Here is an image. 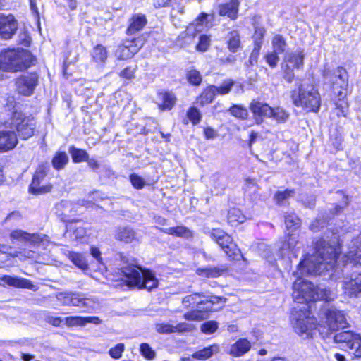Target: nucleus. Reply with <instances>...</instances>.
Here are the masks:
<instances>
[{"label": "nucleus", "instance_id": "1", "mask_svg": "<svg viewBox=\"0 0 361 361\" xmlns=\"http://www.w3.org/2000/svg\"><path fill=\"white\" fill-rule=\"evenodd\" d=\"M336 248L324 240H319L315 245V252L305 258L298 264L300 274L322 275L329 271L336 262Z\"/></svg>", "mask_w": 361, "mask_h": 361}, {"label": "nucleus", "instance_id": "2", "mask_svg": "<svg viewBox=\"0 0 361 361\" xmlns=\"http://www.w3.org/2000/svg\"><path fill=\"white\" fill-rule=\"evenodd\" d=\"M33 56L24 49H8L0 53V69L7 72L22 71L32 64Z\"/></svg>", "mask_w": 361, "mask_h": 361}, {"label": "nucleus", "instance_id": "3", "mask_svg": "<svg viewBox=\"0 0 361 361\" xmlns=\"http://www.w3.org/2000/svg\"><path fill=\"white\" fill-rule=\"evenodd\" d=\"M297 88L291 91L293 104L302 107L307 111L317 112L321 104L319 94L312 85L298 82Z\"/></svg>", "mask_w": 361, "mask_h": 361}, {"label": "nucleus", "instance_id": "4", "mask_svg": "<svg viewBox=\"0 0 361 361\" xmlns=\"http://www.w3.org/2000/svg\"><path fill=\"white\" fill-rule=\"evenodd\" d=\"M293 298L298 303L312 300H331L330 292L325 288L315 286L311 282L297 279L293 285Z\"/></svg>", "mask_w": 361, "mask_h": 361}, {"label": "nucleus", "instance_id": "5", "mask_svg": "<svg viewBox=\"0 0 361 361\" xmlns=\"http://www.w3.org/2000/svg\"><path fill=\"white\" fill-rule=\"evenodd\" d=\"M123 280L129 286H137L139 288H145L151 290L158 286V280L154 274L149 270L130 265L122 270Z\"/></svg>", "mask_w": 361, "mask_h": 361}, {"label": "nucleus", "instance_id": "6", "mask_svg": "<svg viewBox=\"0 0 361 361\" xmlns=\"http://www.w3.org/2000/svg\"><path fill=\"white\" fill-rule=\"evenodd\" d=\"M350 327L346 316L340 312V350L348 352L349 355L361 357V338L350 330H345Z\"/></svg>", "mask_w": 361, "mask_h": 361}, {"label": "nucleus", "instance_id": "7", "mask_svg": "<svg viewBox=\"0 0 361 361\" xmlns=\"http://www.w3.org/2000/svg\"><path fill=\"white\" fill-rule=\"evenodd\" d=\"M10 237L13 240H16L29 246V249L20 248V250L11 254L13 257H19L20 259H24L34 257L35 254L34 248L42 243L47 236L38 233L30 234L23 230H14L11 233Z\"/></svg>", "mask_w": 361, "mask_h": 361}, {"label": "nucleus", "instance_id": "8", "mask_svg": "<svg viewBox=\"0 0 361 361\" xmlns=\"http://www.w3.org/2000/svg\"><path fill=\"white\" fill-rule=\"evenodd\" d=\"M10 120V127L15 130L17 137L25 140L35 135L36 121L33 116L15 110L13 111Z\"/></svg>", "mask_w": 361, "mask_h": 361}, {"label": "nucleus", "instance_id": "9", "mask_svg": "<svg viewBox=\"0 0 361 361\" xmlns=\"http://www.w3.org/2000/svg\"><path fill=\"white\" fill-rule=\"evenodd\" d=\"M307 305L298 310L293 309L291 314V322L295 331L300 336L308 338L312 336V330L315 327L314 320L309 317Z\"/></svg>", "mask_w": 361, "mask_h": 361}, {"label": "nucleus", "instance_id": "10", "mask_svg": "<svg viewBox=\"0 0 361 361\" xmlns=\"http://www.w3.org/2000/svg\"><path fill=\"white\" fill-rule=\"evenodd\" d=\"M222 300L221 298L210 295H206V298H202V303H198L195 309L185 312L183 315L184 319L188 321H201L208 317L209 313L214 310L213 305L217 304Z\"/></svg>", "mask_w": 361, "mask_h": 361}, {"label": "nucleus", "instance_id": "11", "mask_svg": "<svg viewBox=\"0 0 361 361\" xmlns=\"http://www.w3.org/2000/svg\"><path fill=\"white\" fill-rule=\"evenodd\" d=\"M326 321L325 324L319 330L322 336L330 342L331 340L334 343L338 342L337 338L338 336V311L336 307H331L326 309L325 312Z\"/></svg>", "mask_w": 361, "mask_h": 361}, {"label": "nucleus", "instance_id": "12", "mask_svg": "<svg viewBox=\"0 0 361 361\" xmlns=\"http://www.w3.org/2000/svg\"><path fill=\"white\" fill-rule=\"evenodd\" d=\"M361 268H349L347 271L343 267L341 270L343 276V288L348 295H356L361 292Z\"/></svg>", "mask_w": 361, "mask_h": 361}, {"label": "nucleus", "instance_id": "13", "mask_svg": "<svg viewBox=\"0 0 361 361\" xmlns=\"http://www.w3.org/2000/svg\"><path fill=\"white\" fill-rule=\"evenodd\" d=\"M49 167L45 165H39L37 169L32 181L30 185L29 191L34 195H43L49 192L52 185L47 183V175Z\"/></svg>", "mask_w": 361, "mask_h": 361}, {"label": "nucleus", "instance_id": "14", "mask_svg": "<svg viewBox=\"0 0 361 361\" xmlns=\"http://www.w3.org/2000/svg\"><path fill=\"white\" fill-rule=\"evenodd\" d=\"M349 251L342 257V267L346 269L361 267V233L352 241L349 245Z\"/></svg>", "mask_w": 361, "mask_h": 361}, {"label": "nucleus", "instance_id": "15", "mask_svg": "<svg viewBox=\"0 0 361 361\" xmlns=\"http://www.w3.org/2000/svg\"><path fill=\"white\" fill-rule=\"evenodd\" d=\"M209 235L229 257H233L236 255L238 252L236 245L233 242L232 238L223 230L214 228L209 231Z\"/></svg>", "mask_w": 361, "mask_h": 361}, {"label": "nucleus", "instance_id": "16", "mask_svg": "<svg viewBox=\"0 0 361 361\" xmlns=\"http://www.w3.org/2000/svg\"><path fill=\"white\" fill-rule=\"evenodd\" d=\"M143 40L141 38H133L126 40L123 44L120 45L116 51L115 55L118 59H128L134 56L142 47Z\"/></svg>", "mask_w": 361, "mask_h": 361}, {"label": "nucleus", "instance_id": "17", "mask_svg": "<svg viewBox=\"0 0 361 361\" xmlns=\"http://www.w3.org/2000/svg\"><path fill=\"white\" fill-rule=\"evenodd\" d=\"M38 82V76L36 73L23 75L17 78L16 82L18 92L23 95H31Z\"/></svg>", "mask_w": 361, "mask_h": 361}, {"label": "nucleus", "instance_id": "18", "mask_svg": "<svg viewBox=\"0 0 361 361\" xmlns=\"http://www.w3.org/2000/svg\"><path fill=\"white\" fill-rule=\"evenodd\" d=\"M18 23L11 15L0 13V37L2 39H10L18 30Z\"/></svg>", "mask_w": 361, "mask_h": 361}, {"label": "nucleus", "instance_id": "19", "mask_svg": "<svg viewBox=\"0 0 361 361\" xmlns=\"http://www.w3.org/2000/svg\"><path fill=\"white\" fill-rule=\"evenodd\" d=\"M298 235L291 234L288 240L283 244L280 249V253L283 258L288 257L290 260L292 257H297L300 250Z\"/></svg>", "mask_w": 361, "mask_h": 361}, {"label": "nucleus", "instance_id": "20", "mask_svg": "<svg viewBox=\"0 0 361 361\" xmlns=\"http://www.w3.org/2000/svg\"><path fill=\"white\" fill-rule=\"evenodd\" d=\"M194 326L185 322H181L176 325H172L169 323H157L155 329L159 334H169L174 332L183 333L192 331Z\"/></svg>", "mask_w": 361, "mask_h": 361}, {"label": "nucleus", "instance_id": "21", "mask_svg": "<svg viewBox=\"0 0 361 361\" xmlns=\"http://www.w3.org/2000/svg\"><path fill=\"white\" fill-rule=\"evenodd\" d=\"M250 109L255 116V121L257 124H260L262 122L263 117L269 118L272 115V108L267 104L257 100H253L251 102Z\"/></svg>", "mask_w": 361, "mask_h": 361}, {"label": "nucleus", "instance_id": "22", "mask_svg": "<svg viewBox=\"0 0 361 361\" xmlns=\"http://www.w3.org/2000/svg\"><path fill=\"white\" fill-rule=\"evenodd\" d=\"M18 142V138L14 130L0 131V152H8L14 149Z\"/></svg>", "mask_w": 361, "mask_h": 361}, {"label": "nucleus", "instance_id": "23", "mask_svg": "<svg viewBox=\"0 0 361 361\" xmlns=\"http://www.w3.org/2000/svg\"><path fill=\"white\" fill-rule=\"evenodd\" d=\"M75 205L68 200H62L55 206V213L60 216L63 221H70V217L76 212Z\"/></svg>", "mask_w": 361, "mask_h": 361}, {"label": "nucleus", "instance_id": "24", "mask_svg": "<svg viewBox=\"0 0 361 361\" xmlns=\"http://www.w3.org/2000/svg\"><path fill=\"white\" fill-rule=\"evenodd\" d=\"M239 0H230L228 2L219 5V14L235 20L238 16Z\"/></svg>", "mask_w": 361, "mask_h": 361}, {"label": "nucleus", "instance_id": "25", "mask_svg": "<svg viewBox=\"0 0 361 361\" xmlns=\"http://www.w3.org/2000/svg\"><path fill=\"white\" fill-rule=\"evenodd\" d=\"M0 281L15 288H27L35 290L36 287V286L32 283L31 281L16 276H4L0 278Z\"/></svg>", "mask_w": 361, "mask_h": 361}, {"label": "nucleus", "instance_id": "26", "mask_svg": "<svg viewBox=\"0 0 361 361\" xmlns=\"http://www.w3.org/2000/svg\"><path fill=\"white\" fill-rule=\"evenodd\" d=\"M226 271L227 267L225 265H220L217 267L207 266L197 269L196 273L202 277L216 278L221 276Z\"/></svg>", "mask_w": 361, "mask_h": 361}, {"label": "nucleus", "instance_id": "27", "mask_svg": "<svg viewBox=\"0 0 361 361\" xmlns=\"http://www.w3.org/2000/svg\"><path fill=\"white\" fill-rule=\"evenodd\" d=\"M250 348L251 344L248 340L239 339L231 346L229 353L234 357H240L247 353Z\"/></svg>", "mask_w": 361, "mask_h": 361}, {"label": "nucleus", "instance_id": "28", "mask_svg": "<svg viewBox=\"0 0 361 361\" xmlns=\"http://www.w3.org/2000/svg\"><path fill=\"white\" fill-rule=\"evenodd\" d=\"M147 19L144 15L135 14L130 20V25L127 29L128 35H133L141 30L146 25Z\"/></svg>", "mask_w": 361, "mask_h": 361}, {"label": "nucleus", "instance_id": "29", "mask_svg": "<svg viewBox=\"0 0 361 361\" xmlns=\"http://www.w3.org/2000/svg\"><path fill=\"white\" fill-rule=\"evenodd\" d=\"M305 55L302 51H295L288 53L285 56V61L292 68H300L303 66Z\"/></svg>", "mask_w": 361, "mask_h": 361}, {"label": "nucleus", "instance_id": "30", "mask_svg": "<svg viewBox=\"0 0 361 361\" xmlns=\"http://www.w3.org/2000/svg\"><path fill=\"white\" fill-rule=\"evenodd\" d=\"M226 41L228 50L232 53L237 52L241 48L240 37L238 30L229 32L226 37Z\"/></svg>", "mask_w": 361, "mask_h": 361}, {"label": "nucleus", "instance_id": "31", "mask_svg": "<svg viewBox=\"0 0 361 361\" xmlns=\"http://www.w3.org/2000/svg\"><path fill=\"white\" fill-rule=\"evenodd\" d=\"M158 106L161 110H170L176 103V97L173 94L168 92L159 94Z\"/></svg>", "mask_w": 361, "mask_h": 361}, {"label": "nucleus", "instance_id": "32", "mask_svg": "<svg viewBox=\"0 0 361 361\" xmlns=\"http://www.w3.org/2000/svg\"><path fill=\"white\" fill-rule=\"evenodd\" d=\"M159 230L164 233L177 237L185 238L192 237V232L184 226H178L176 227H170L166 228H160Z\"/></svg>", "mask_w": 361, "mask_h": 361}, {"label": "nucleus", "instance_id": "33", "mask_svg": "<svg viewBox=\"0 0 361 361\" xmlns=\"http://www.w3.org/2000/svg\"><path fill=\"white\" fill-rule=\"evenodd\" d=\"M92 58L97 64H104L108 57V52L105 47L102 44L95 46L92 52Z\"/></svg>", "mask_w": 361, "mask_h": 361}, {"label": "nucleus", "instance_id": "34", "mask_svg": "<svg viewBox=\"0 0 361 361\" xmlns=\"http://www.w3.org/2000/svg\"><path fill=\"white\" fill-rule=\"evenodd\" d=\"M115 236L116 239L126 243H131L137 238L135 232L129 227L118 228Z\"/></svg>", "mask_w": 361, "mask_h": 361}, {"label": "nucleus", "instance_id": "35", "mask_svg": "<svg viewBox=\"0 0 361 361\" xmlns=\"http://www.w3.org/2000/svg\"><path fill=\"white\" fill-rule=\"evenodd\" d=\"M228 222L231 226L243 224L246 220V216L238 208H232L228 212Z\"/></svg>", "mask_w": 361, "mask_h": 361}, {"label": "nucleus", "instance_id": "36", "mask_svg": "<svg viewBox=\"0 0 361 361\" xmlns=\"http://www.w3.org/2000/svg\"><path fill=\"white\" fill-rule=\"evenodd\" d=\"M202 298H206V295L203 293H195L193 294L186 295L183 298V305L186 308L191 307L195 309L198 303H202V300H200Z\"/></svg>", "mask_w": 361, "mask_h": 361}, {"label": "nucleus", "instance_id": "37", "mask_svg": "<svg viewBox=\"0 0 361 361\" xmlns=\"http://www.w3.org/2000/svg\"><path fill=\"white\" fill-rule=\"evenodd\" d=\"M69 160L68 154L65 152H58L52 159V166L56 170L63 169Z\"/></svg>", "mask_w": 361, "mask_h": 361}, {"label": "nucleus", "instance_id": "38", "mask_svg": "<svg viewBox=\"0 0 361 361\" xmlns=\"http://www.w3.org/2000/svg\"><path fill=\"white\" fill-rule=\"evenodd\" d=\"M68 152L71 154L74 163L86 161L89 157L88 153L85 150L76 148L74 146H71L69 147Z\"/></svg>", "mask_w": 361, "mask_h": 361}, {"label": "nucleus", "instance_id": "39", "mask_svg": "<svg viewBox=\"0 0 361 361\" xmlns=\"http://www.w3.org/2000/svg\"><path fill=\"white\" fill-rule=\"evenodd\" d=\"M218 351L219 346L217 345H212L193 353L192 358L202 360H206L211 357L214 353H216Z\"/></svg>", "mask_w": 361, "mask_h": 361}, {"label": "nucleus", "instance_id": "40", "mask_svg": "<svg viewBox=\"0 0 361 361\" xmlns=\"http://www.w3.org/2000/svg\"><path fill=\"white\" fill-rule=\"evenodd\" d=\"M68 258L78 268L83 270L88 268L87 260L82 255L75 252H70L68 253Z\"/></svg>", "mask_w": 361, "mask_h": 361}, {"label": "nucleus", "instance_id": "41", "mask_svg": "<svg viewBox=\"0 0 361 361\" xmlns=\"http://www.w3.org/2000/svg\"><path fill=\"white\" fill-rule=\"evenodd\" d=\"M271 44L273 51L280 54L285 51L287 47L285 38L281 35H275L273 37Z\"/></svg>", "mask_w": 361, "mask_h": 361}, {"label": "nucleus", "instance_id": "42", "mask_svg": "<svg viewBox=\"0 0 361 361\" xmlns=\"http://www.w3.org/2000/svg\"><path fill=\"white\" fill-rule=\"evenodd\" d=\"M340 89H342L344 90L343 92L342 90H340V98L341 97H345L348 94L349 91V86H348V76L346 72V70L340 67Z\"/></svg>", "mask_w": 361, "mask_h": 361}, {"label": "nucleus", "instance_id": "43", "mask_svg": "<svg viewBox=\"0 0 361 361\" xmlns=\"http://www.w3.org/2000/svg\"><path fill=\"white\" fill-rule=\"evenodd\" d=\"M217 86L210 85L207 87L200 95L201 103H210L213 101L216 93Z\"/></svg>", "mask_w": 361, "mask_h": 361}, {"label": "nucleus", "instance_id": "44", "mask_svg": "<svg viewBox=\"0 0 361 361\" xmlns=\"http://www.w3.org/2000/svg\"><path fill=\"white\" fill-rule=\"evenodd\" d=\"M294 195L295 190L293 189H287L284 191H277L274 195V200L277 204L282 205L285 203L286 200L293 197Z\"/></svg>", "mask_w": 361, "mask_h": 361}, {"label": "nucleus", "instance_id": "45", "mask_svg": "<svg viewBox=\"0 0 361 361\" xmlns=\"http://www.w3.org/2000/svg\"><path fill=\"white\" fill-rule=\"evenodd\" d=\"M266 33V30L263 27H255L253 35L254 47L257 49H261L263 44V38Z\"/></svg>", "mask_w": 361, "mask_h": 361}, {"label": "nucleus", "instance_id": "46", "mask_svg": "<svg viewBox=\"0 0 361 361\" xmlns=\"http://www.w3.org/2000/svg\"><path fill=\"white\" fill-rule=\"evenodd\" d=\"M270 118L276 120L277 122H286L289 116L288 113L280 106L272 108V114Z\"/></svg>", "mask_w": 361, "mask_h": 361}, {"label": "nucleus", "instance_id": "47", "mask_svg": "<svg viewBox=\"0 0 361 361\" xmlns=\"http://www.w3.org/2000/svg\"><path fill=\"white\" fill-rule=\"evenodd\" d=\"M285 224L288 229L295 231L299 228L300 220L295 214H289L285 216Z\"/></svg>", "mask_w": 361, "mask_h": 361}, {"label": "nucleus", "instance_id": "48", "mask_svg": "<svg viewBox=\"0 0 361 361\" xmlns=\"http://www.w3.org/2000/svg\"><path fill=\"white\" fill-rule=\"evenodd\" d=\"M210 183L218 192L223 191L226 188L224 178L219 174H214L212 176Z\"/></svg>", "mask_w": 361, "mask_h": 361}, {"label": "nucleus", "instance_id": "49", "mask_svg": "<svg viewBox=\"0 0 361 361\" xmlns=\"http://www.w3.org/2000/svg\"><path fill=\"white\" fill-rule=\"evenodd\" d=\"M231 114L236 118L245 119L248 116L247 110L240 105H233L229 109Z\"/></svg>", "mask_w": 361, "mask_h": 361}, {"label": "nucleus", "instance_id": "50", "mask_svg": "<svg viewBox=\"0 0 361 361\" xmlns=\"http://www.w3.org/2000/svg\"><path fill=\"white\" fill-rule=\"evenodd\" d=\"M64 324L68 327L72 326H85V320L83 317L71 316L64 319Z\"/></svg>", "mask_w": 361, "mask_h": 361}, {"label": "nucleus", "instance_id": "51", "mask_svg": "<svg viewBox=\"0 0 361 361\" xmlns=\"http://www.w3.org/2000/svg\"><path fill=\"white\" fill-rule=\"evenodd\" d=\"M217 329L218 322L213 320L205 322L201 325L200 327L202 332L205 334H212L214 333Z\"/></svg>", "mask_w": 361, "mask_h": 361}, {"label": "nucleus", "instance_id": "52", "mask_svg": "<svg viewBox=\"0 0 361 361\" xmlns=\"http://www.w3.org/2000/svg\"><path fill=\"white\" fill-rule=\"evenodd\" d=\"M211 39L209 37L205 35H202L199 37V42L196 46V49L198 51L204 52L209 49Z\"/></svg>", "mask_w": 361, "mask_h": 361}, {"label": "nucleus", "instance_id": "53", "mask_svg": "<svg viewBox=\"0 0 361 361\" xmlns=\"http://www.w3.org/2000/svg\"><path fill=\"white\" fill-rule=\"evenodd\" d=\"M214 19V14L209 15L205 13H201L195 20L196 25L212 26L211 20Z\"/></svg>", "mask_w": 361, "mask_h": 361}, {"label": "nucleus", "instance_id": "54", "mask_svg": "<svg viewBox=\"0 0 361 361\" xmlns=\"http://www.w3.org/2000/svg\"><path fill=\"white\" fill-rule=\"evenodd\" d=\"M187 117L192 123L193 125H197L200 123L202 115L197 108L191 107L187 112Z\"/></svg>", "mask_w": 361, "mask_h": 361}, {"label": "nucleus", "instance_id": "55", "mask_svg": "<svg viewBox=\"0 0 361 361\" xmlns=\"http://www.w3.org/2000/svg\"><path fill=\"white\" fill-rule=\"evenodd\" d=\"M235 82L231 80H224L222 84L219 86V87H217V90H216V93L217 94H221V95H224V94H228L232 87L234 85Z\"/></svg>", "mask_w": 361, "mask_h": 361}, {"label": "nucleus", "instance_id": "56", "mask_svg": "<svg viewBox=\"0 0 361 361\" xmlns=\"http://www.w3.org/2000/svg\"><path fill=\"white\" fill-rule=\"evenodd\" d=\"M187 76L188 82L193 85H199L202 82V76L196 70L190 71Z\"/></svg>", "mask_w": 361, "mask_h": 361}, {"label": "nucleus", "instance_id": "57", "mask_svg": "<svg viewBox=\"0 0 361 361\" xmlns=\"http://www.w3.org/2000/svg\"><path fill=\"white\" fill-rule=\"evenodd\" d=\"M141 354L148 360H154L156 356L155 352L147 343H142L140 345Z\"/></svg>", "mask_w": 361, "mask_h": 361}, {"label": "nucleus", "instance_id": "58", "mask_svg": "<svg viewBox=\"0 0 361 361\" xmlns=\"http://www.w3.org/2000/svg\"><path fill=\"white\" fill-rule=\"evenodd\" d=\"M130 180L133 186L138 190L143 188L145 185V180L136 173L130 176Z\"/></svg>", "mask_w": 361, "mask_h": 361}, {"label": "nucleus", "instance_id": "59", "mask_svg": "<svg viewBox=\"0 0 361 361\" xmlns=\"http://www.w3.org/2000/svg\"><path fill=\"white\" fill-rule=\"evenodd\" d=\"M326 225L327 221L326 219L317 218L310 225V229L313 232H318Z\"/></svg>", "mask_w": 361, "mask_h": 361}, {"label": "nucleus", "instance_id": "60", "mask_svg": "<svg viewBox=\"0 0 361 361\" xmlns=\"http://www.w3.org/2000/svg\"><path fill=\"white\" fill-rule=\"evenodd\" d=\"M124 351V345L118 343L115 347L111 348L109 351L110 356L114 359H118L121 357Z\"/></svg>", "mask_w": 361, "mask_h": 361}, {"label": "nucleus", "instance_id": "61", "mask_svg": "<svg viewBox=\"0 0 361 361\" xmlns=\"http://www.w3.org/2000/svg\"><path fill=\"white\" fill-rule=\"evenodd\" d=\"M278 54H279L273 51L272 52L267 54L266 56L267 63L272 68L276 67L279 61Z\"/></svg>", "mask_w": 361, "mask_h": 361}, {"label": "nucleus", "instance_id": "62", "mask_svg": "<svg viewBox=\"0 0 361 361\" xmlns=\"http://www.w3.org/2000/svg\"><path fill=\"white\" fill-rule=\"evenodd\" d=\"M71 293L61 292L56 295L57 300L63 305H71Z\"/></svg>", "mask_w": 361, "mask_h": 361}, {"label": "nucleus", "instance_id": "63", "mask_svg": "<svg viewBox=\"0 0 361 361\" xmlns=\"http://www.w3.org/2000/svg\"><path fill=\"white\" fill-rule=\"evenodd\" d=\"M96 307V302L90 298H83L80 307L86 309V312H90Z\"/></svg>", "mask_w": 361, "mask_h": 361}, {"label": "nucleus", "instance_id": "64", "mask_svg": "<svg viewBox=\"0 0 361 361\" xmlns=\"http://www.w3.org/2000/svg\"><path fill=\"white\" fill-rule=\"evenodd\" d=\"M83 298L82 295L80 293H71V305L80 307Z\"/></svg>", "mask_w": 361, "mask_h": 361}]
</instances>
